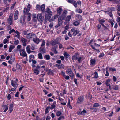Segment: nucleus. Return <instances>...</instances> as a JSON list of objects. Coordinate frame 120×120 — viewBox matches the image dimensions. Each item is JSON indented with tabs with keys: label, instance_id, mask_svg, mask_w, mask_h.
I'll return each mask as SVG.
<instances>
[{
	"label": "nucleus",
	"instance_id": "nucleus-1",
	"mask_svg": "<svg viewBox=\"0 0 120 120\" xmlns=\"http://www.w3.org/2000/svg\"><path fill=\"white\" fill-rule=\"evenodd\" d=\"M52 14V12L51 11L50 9L48 8L46 9L45 17L47 19H50Z\"/></svg>",
	"mask_w": 120,
	"mask_h": 120
},
{
	"label": "nucleus",
	"instance_id": "nucleus-2",
	"mask_svg": "<svg viewBox=\"0 0 120 120\" xmlns=\"http://www.w3.org/2000/svg\"><path fill=\"white\" fill-rule=\"evenodd\" d=\"M33 40L34 42L36 44H38L39 43L41 45H45V40L43 39L39 40L38 38H34Z\"/></svg>",
	"mask_w": 120,
	"mask_h": 120
},
{
	"label": "nucleus",
	"instance_id": "nucleus-3",
	"mask_svg": "<svg viewBox=\"0 0 120 120\" xmlns=\"http://www.w3.org/2000/svg\"><path fill=\"white\" fill-rule=\"evenodd\" d=\"M31 7V5L30 4H28L27 8H24L23 10L24 16L25 17H26L27 14L29 12L30 10Z\"/></svg>",
	"mask_w": 120,
	"mask_h": 120
},
{
	"label": "nucleus",
	"instance_id": "nucleus-4",
	"mask_svg": "<svg viewBox=\"0 0 120 120\" xmlns=\"http://www.w3.org/2000/svg\"><path fill=\"white\" fill-rule=\"evenodd\" d=\"M67 73L69 75L71 79H73L74 76V73L71 68H68L66 71Z\"/></svg>",
	"mask_w": 120,
	"mask_h": 120
},
{
	"label": "nucleus",
	"instance_id": "nucleus-5",
	"mask_svg": "<svg viewBox=\"0 0 120 120\" xmlns=\"http://www.w3.org/2000/svg\"><path fill=\"white\" fill-rule=\"evenodd\" d=\"M71 32H73L72 35L74 36L76 35L79 32V30L76 29L75 28L72 29L71 30Z\"/></svg>",
	"mask_w": 120,
	"mask_h": 120
},
{
	"label": "nucleus",
	"instance_id": "nucleus-6",
	"mask_svg": "<svg viewBox=\"0 0 120 120\" xmlns=\"http://www.w3.org/2000/svg\"><path fill=\"white\" fill-rule=\"evenodd\" d=\"M68 13L67 11L65 10H64L62 15L60 16V20L64 19L66 16V14Z\"/></svg>",
	"mask_w": 120,
	"mask_h": 120
},
{
	"label": "nucleus",
	"instance_id": "nucleus-7",
	"mask_svg": "<svg viewBox=\"0 0 120 120\" xmlns=\"http://www.w3.org/2000/svg\"><path fill=\"white\" fill-rule=\"evenodd\" d=\"M12 14H11L8 19L7 22L9 24L11 25L12 24Z\"/></svg>",
	"mask_w": 120,
	"mask_h": 120
},
{
	"label": "nucleus",
	"instance_id": "nucleus-8",
	"mask_svg": "<svg viewBox=\"0 0 120 120\" xmlns=\"http://www.w3.org/2000/svg\"><path fill=\"white\" fill-rule=\"evenodd\" d=\"M11 83V85L15 89L17 88L18 86V84L15 81L12 80Z\"/></svg>",
	"mask_w": 120,
	"mask_h": 120
},
{
	"label": "nucleus",
	"instance_id": "nucleus-9",
	"mask_svg": "<svg viewBox=\"0 0 120 120\" xmlns=\"http://www.w3.org/2000/svg\"><path fill=\"white\" fill-rule=\"evenodd\" d=\"M44 46V45H41L39 51V52L42 54L45 53H46V50Z\"/></svg>",
	"mask_w": 120,
	"mask_h": 120
},
{
	"label": "nucleus",
	"instance_id": "nucleus-10",
	"mask_svg": "<svg viewBox=\"0 0 120 120\" xmlns=\"http://www.w3.org/2000/svg\"><path fill=\"white\" fill-rule=\"evenodd\" d=\"M83 100L84 98L83 97H79L77 102V103L81 104L82 103Z\"/></svg>",
	"mask_w": 120,
	"mask_h": 120
},
{
	"label": "nucleus",
	"instance_id": "nucleus-11",
	"mask_svg": "<svg viewBox=\"0 0 120 120\" xmlns=\"http://www.w3.org/2000/svg\"><path fill=\"white\" fill-rule=\"evenodd\" d=\"M57 13L58 15H55L54 16V19H55L56 18H58V21L60 22L59 20V18L60 17L59 15H60V7L59 8H58L57 11Z\"/></svg>",
	"mask_w": 120,
	"mask_h": 120
},
{
	"label": "nucleus",
	"instance_id": "nucleus-12",
	"mask_svg": "<svg viewBox=\"0 0 120 120\" xmlns=\"http://www.w3.org/2000/svg\"><path fill=\"white\" fill-rule=\"evenodd\" d=\"M21 40L22 42L23 43V45H26L30 41V40H29L28 41L26 40L23 38H21Z\"/></svg>",
	"mask_w": 120,
	"mask_h": 120
},
{
	"label": "nucleus",
	"instance_id": "nucleus-13",
	"mask_svg": "<svg viewBox=\"0 0 120 120\" xmlns=\"http://www.w3.org/2000/svg\"><path fill=\"white\" fill-rule=\"evenodd\" d=\"M96 60L94 59H91L90 61V64L91 65L93 66L95 65Z\"/></svg>",
	"mask_w": 120,
	"mask_h": 120
},
{
	"label": "nucleus",
	"instance_id": "nucleus-14",
	"mask_svg": "<svg viewBox=\"0 0 120 120\" xmlns=\"http://www.w3.org/2000/svg\"><path fill=\"white\" fill-rule=\"evenodd\" d=\"M37 19L40 22L42 21L43 20L42 14H38V15Z\"/></svg>",
	"mask_w": 120,
	"mask_h": 120
},
{
	"label": "nucleus",
	"instance_id": "nucleus-15",
	"mask_svg": "<svg viewBox=\"0 0 120 120\" xmlns=\"http://www.w3.org/2000/svg\"><path fill=\"white\" fill-rule=\"evenodd\" d=\"M20 55L23 57H26L27 58V55L25 51L23 50L21 51L20 52Z\"/></svg>",
	"mask_w": 120,
	"mask_h": 120
},
{
	"label": "nucleus",
	"instance_id": "nucleus-16",
	"mask_svg": "<svg viewBox=\"0 0 120 120\" xmlns=\"http://www.w3.org/2000/svg\"><path fill=\"white\" fill-rule=\"evenodd\" d=\"M87 113L85 109H83L82 112L81 111H78L77 112V114L78 115H83L85 113Z\"/></svg>",
	"mask_w": 120,
	"mask_h": 120
},
{
	"label": "nucleus",
	"instance_id": "nucleus-17",
	"mask_svg": "<svg viewBox=\"0 0 120 120\" xmlns=\"http://www.w3.org/2000/svg\"><path fill=\"white\" fill-rule=\"evenodd\" d=\"M79 55L75 53V54L73 55L72 57V59L73 60H75L78 59V58L79 57Z\"/></svg>",
	"mask_w": 120,
	"mask_h": 120
},
{
	"label": "nucleus",
	"instance_id": "nucleus-18",
	"mask_svg": "<svg viewBox=\"0 0 120 120\" xmlns=\"http://www.w3.org/2000/svg\"><path fill=\"white\" fill-rule=\"evenodd\" d=\"M18 11L17 10L15 11L14 17V19L15 20H16L18 18Z\"/></svg>",
	"mask_w": 120,
	"mask_h": 120
},
{
	"label": "nucleus",
	"instance_id": "nucleus-19",
	"mask_svg": "<svg viewBox=\"0 0 120 120\" xmlns=\"http://www.w3.org/2000/svg\"><path fill=\"white\" fill-rule=\"evenodd\" d=\"M13 104H11L9 106V111L10 113H11L13 110Z\"/></svg>",
	"mask_w": 120,
	"mask_h": 120
},
{
	"label": "nucleus",
	"instance_id": "nucleus-20",
	"mask_svg": "<svg viewBox=\"0 0 120 120\" xmlns=\"http://www.w3.org/2000/svg\"><path fill=\"white\" fill-rule=\"evenodd\" d=\"M58 41L56 39L54 41H52L51 43L52 45H55L58 44Z\"/></svg>",
	"mask_w": 120,
	"mask_h": 120
},
{
	"label": "nucleus",
	"instance_id": "nucleus-21",
	"mask_svg": "<svg viewBox=\"0 0 120 120\" xmlns=\"http://www.w3.org/2000/svg\"><path fill=\"white\" fill-rule=\"evenodd\" d=\"M112 89L116 90H118L119 88L118 85H112Z\"/></svg>",
	"mask_w": 120,
	"mask_h": 120
},
{
	"label": "nucleus",
	"instance_id": "nucleus-22",
	"mask_svg": "<svg viewBox=\"0 0 120 120\" xmlns=\"http://www.w3.org/2000/svg\"><path fill=\"white\" fill-rule=\"evenodd\" d=\"M27 15L28 20V21H30L31 19V14L30 13L28 12L27 14L26 15Z\"/></svg>",
	"mask_w": 120,
	"mask_h": 120
},
{
	"label": "nucleus",
	"instance_id": "nucleus-23",
	"mask_svg": "<svg viewBox=\"0 0 120 120\" xmlns=\"http://www.w3.org/2000/svg\"><path fill=\"white\" fill-rule=\"evenodd\" d=\"M45 6L44 4H42L41 7V9L40 10L42 11V12H44L45 11Z\"/></svg>",
	"mask_w": 120,
	"mask_h": 120
},
{
	"label": "nucleus",
	"instance_id": "nucleus-24",
	"mask_svg": "<svg viewBox=\"0 0 120 120\" xmlns=\"http://www.w3.org/2000/svg\"><path fill=\"white\" fill-rule=\"evenodd\" d=\"M30 45H28V46L26 48V51L28 53H30L31 52V51L30 50Z\"/></svg>",
	"mask_w": 120,
	"mask_h": 120
},
{
	"label": "nucleus",
	"instance_id": "nucleus-25",
	"mask_svg": "<svg viewBox=\"0 0 120 120\" xmlns=\"http://www.w3.org/2000/svg\"><path fill=\"white\" fill-rule=\"evenodd\" d=\"M16 35L15 34V36L16 37H17L19 39L20 38V33L18 32L17 30L16 31Z\"/></svg>",
	"mask_w": 120,
	"mask_h": 120
},
{
	"label": "nucleus",
	"instance_id": "nucleus-26",
	"mask_svg": "<svg viewBox=\"0 0 120 120\" xmlns=\"http://www.w3.org/2000/svg\"><path fill=\"white\" fill-rule=\"evenodd\" d=\"M75 12L76 13H81L82 12V11L80 8H77L75 10Z\"/></svg>",
	"mask_w": 120,
	"mask_h": 120
},
{
	"label": "nucleus",
	"instance_id": "nucleus-27",
	"mask_svg": "<svg viewBox=\"0 0 120 120\" xmlns=\"http://www.w3.org/2000/svg\"><path fill=\"white\" fill-rule=\"evenodd\" d=\"M33 58L34 59L35 58V57L34 55H30L29 56V61L30 62H31L32 61L31 58Z\"/></svg>",
	"mask_w": 120,
	"mask_h": 120
},
{
	"label": "nucleus",
	"instance_id": "nucleus-28",
	"mask_svg": "<svg viewBox=\"0 0 120 120\" xmlns=\"http://www.w3.org/2000/svg\"><path fill=\"white\" fill-rule=\"evenodd\" d=\"M3 109H5V110H4V112H6L8 109V107L7 105L6 106L5 105H4L3 106Z\"/></svg>",
	"mask_w": 120,
	"mask_h": 120
},
{
	"label": "nucleus",
	"instance_id": "nucleus-29",
	"mask_svg": "<svg viewBox=\"0 0 120 120\" xmlns=\"http://www.w3.org/2000/svg\"><path fill=\"white\" fill-rule=\"evenodd\" d=\"M80 23V22L79 21H76L73 22V24L75 26H77Z\"/></svg>",
	"mask_w": 120,
	"mask_h": 120
},
{
	"label": "nucleus",
	"instance_id": "nucleus-30",
	"mask_svg": "<svg viewBox=\"0 0 120 120\" xmlns=\"http://www.w3.org/2000/svg\"><path fill=\"white\" fill-rule=\"evenodd\" d=\"M15 46L14 45H10L9 50V52H11L12 50L15 48Z\"/></svg>",
	"mask_w": 120,
	"mask_h": 120
},
{
	"label": "nucleus",
	"instance_id": "nucleus-31",
	"mask_svg": "<svg viewBox=\"0 0 120 120\" xmlns=\"http://www.w3.org/2000/svg\"><path fill=\"white\" fill-rule=\"evenodd\" d=\"M16 68L19 71L21 70V68L20 65L18 64H16Z\"/></svg>",
	"mask_w": 120,
	"mask_h": 120
},
{
	"label": "nucleus",
	"instance_id": "nucleus-32",
	"mask_svg": "<svg viewBox=\"0 0 120 120\" xmlns=\"http://www.w3.org/2000/svg\"><path fill=\"white\" fill-rule=\"evenodd\" d=\"M76 17H77L78 19L79 20H81L82 19V17L79 15H78L76 16Z\"/></svg>",
	"mask_w": 120,
	"mask_h": 120
},
{
	"label": "nucleus",
	"instance_id": "nucleus-33",
	"mask_svg": "<svg viewBox=\"0 0 120 120\" xmlns=\"http://www.w3.org/2000/svg\"><path fill=\"white\" fill-rule=\"evenodd\" d=\"M52 51H53L55 53L57 54V52L56 51V47H54L52 48Z\"/></svg>",
	"mask_w": 120,
	"mask_h": 120
},
{
	"label": "nucleus",
	"instance_id": "nucleus-34",
	"mask_svg": "<svg viewBox=\"0 0 120 120\" xmlns=\"http://www.w3.org/2000/svg\"><path fill=\"white\" fill-rule=\"evenodd\" d=\"M38 58L40 59H43V56L41 53L40 52L38 54Z\"/></svg>",
	"mask_w": 120,
	"mask_h": 120
},
{
	"label": "nucleus",
	"instance_id": "nucleus-35",
	"mask_svg": "<svg viewBox=\"0 0 120 120\" xmlns=\"http://www.w3.org/2000/svg\"><path fill=\"white\" fill-rule=\"evenodd\" d=\"M71 18V15L68 16L67 17L66 20L69 22Z\"/></svg>",
	"mask_w": 120,
	"mask_h": 120
},
{
	"label": "nucleus",
	"instance_id": "nucleus-36",
	"mask_svg": "<svg viewBox=\"0 0 120 120\" xmlns=\"http://www.w3.org/2000/svg\"><path fill=\"white\" fill-rule=\"evenodd\" d=\"M15 58V56L14 55H12L10 58V60L13 62Z\"/></svg>",
	"mask_w": 120,
	"mask_h": 120
},
{
	"label": "nucleus",
	"instance_id": "nucleus-37",
	"mask_svg": "<svg viewBox=\"0 0 120 120\" xmlns=\"http://www.w3.org/2000/svg\"><path fill=\"white\" fill-rule=\"evenodd\" d=\"M34 73H35L37 75H38L39 73V71L38 70V69H35L34 71Z\"/></svg>",
	"mask_w": 120,
	"mask_h": 120
},
{
	"label": "nucleus",
	"instance_id": "nucleus-38",
	"mask_svg": "<svg viewBox=\"0 0 120 120\" xmlns=\"http://www.w3.org/2000/svg\"><path fill=\"white\" fill-rule=\"evenodd\" d=\"M25 21V18H20V22L22 23V24L24 23V22Z\"/></svg>",
	"mask_w": 120,
	"mask_h": 120
},
{
	"label": "nucleus",
	"instance_id": "nucleus-39",
	"mask_svg": "<svg viewBox=\"0 0 120 120\" xmlns=\"http://www.w3.org/2000/svg\"><path fill=\"white\" fill-rule=\"evenodd\" d=\"M99 106L100 104L98 103H95L93 105V107H98Z\"/></svg>",
	"mask_w": 120,
	"mask_h": 120
},
{
	"label": "nucleus",
	"instance_id": "nucleus-40",
	"mask_svg": "<svg viewBox=\"0 0 120 120\" xmlns=\"http://www.w3.org/2000/svg\"><path fill=\"white\" fill-rule=\"evenodd\" d=\"M110 80L109 79L107 80L105 82V84L107 86H108L110 84H109L110 82Z\"/></svg>",
	"mask_w": 120,
	"mask_h": 120
},
{
	"label": "nucleus",
	"instance_id": "nucleus-41",
	"mask_svg": "<svg viewBox=\"0 0 120 120\" xmlns=\"http://www.w3.org/2000/svg\"><path fill=\"white\" fill-rule=\"evenodd\" d=\"M32 35L31 34H29L27 35L26 37L27 38H30L32 37Z\"/></svg>",
	"mask_w": 120,
	"mask_h": 120
},
{
	"label": "nucleus",
	"instance_id": "nucleus-42",
	"mask_svg": "<svg viewBox=\"0 0 120 120\" xmlns=\"http://www.w3.org/2000/svg\"><path fill=\"white\" fill-rule=\"evenodd\" d=\"M64 55L65 57L66 58H68L69 56V55L66 52H65L64 53Z\"/></svg>",
	"mask_w": 120,
	"mask_h": 120
},
{
	"label": "nucleus",
	"instance_id": "nucleus-43",
	"mask_svg": "<svg viewBox=\"0 0 120 120\" xmlns=\"http://www.w3.org/2000/svg\"><path fill=\"white\" fill-rule=\"evenodd\" d=\"M44 57L47 60H49L50 59V56L49 55H45Z\"/></svg>",
	"mask_w": 120,
	"mask_h": 120
},
{
	"label": "nucleus",
	"instance_id": "nucleus-44",
	"mask_svg": "<svg viewBox=\"0 0 120 120\" xmlns=\"http://www.w3.org/2000/svg\"><path fill=\"white\" fill-rule=\"evenodd\" d=\"M36 9L38 10H40L41 9V7L40 6L38 5H37L36 6Z\"/></svg>",
	"mask_w": 120,
	"mask_h": 120
},
{
	"label": "nucleus",
	"instance_id": "nucleus-45",
	"mask_svg": "<svg viewBox=\"0 0 120 120\" xmlns=\"http://www.w3.org/2000/svg\"><path fill=\"white\" fill-rule=\"evenodd\" d=\"M72 4L73 5L75 8H76L77 7V3L76 1L74 0Z\"/></svg>",
	"mask_w": 120,
	"mask_h": 120
},
{
	"label": "nucleus",
	"instance_id": "nucleus-46",
	"mask_svg": "<svg viewBox=\"0 0 120 120\" xmlns=\"http://www.w3.org/2000/svg\"><path fill=\"white\" fill-rule=\"evenodd\" d=\"M45 61L44 60H41L39 64L41 65H43L45 64Z\"/></svg>",
	"mask_w": 120,
	"mask_h": 120
},
{
	"label": "nucleus",
	"instance_id": "nucleus-47",
	"mask_svg": "<svg viewBox=\"0 0 120 120\" xmlns=\"http://www.w3.org/2000/svg\"><path fill=\"white\" fill-rule=\"evenodd\" d=\"M116 7L117 8V10L118 11H120V4H118L117 6Z\"/></svg>",
	"mask_w": 120,
	"mask_h": 120
},
{
	"label": "nucleus",
	"instance_id": "nucleus-48",
	"mask_svg": "<svg viewBox=\"0 0 120 120\" xmlns=\"http://www.w3.org/2000/svg\"><path fill=\"white\" fill-rule=\"evenodd\" d=\"M109 70L110 71L112 72H113L116 71V69L114 68H109Z\"/></svg>",
	"mask_w": 120,
	"mask_h": 120
},
{
	"label": "nucleus",
	"instance_id": "nucleus-49",
	"mask_svg": "<svg viewBox=\"0 0 120 120\" xmlns=\"http://www.w3.org/2000/svg\"><path fill=\"white\" fill-rule=\"evenodd\" d=\"M16 31L14 29H12L9 32V34H11L12 33L14 32V33H16Z\"/></svg>",
	"mask_w": 120,
	"mask_h": 120
},
{
	"label": "nucleus",
	"instance_id": "nucleus-50",
	"mask_svg": "<svg viewBox=\"0 0 120 120\" xmlns=\"http://www.w3.org/2000/svg\"><path fill=\"white\" fill-rule=\"evenodd\" d=\"M55 107L56 106L55 105L52 104V105L51 106L50 108L51 110H52L55 108Z\"/></svg>",
	"mask_w": 120,
	"mask_h": 120
},
{
	"label": "nucleus",
	"instance_id": "nucleus-51",
	"mask_svg": "<svg viewBox=\"0 0 120 120\" xmlns=\"http://www.w3.org/2000/svg\"><path fill=\"white\" fill-rule=\"evenodd\" d=\"M69 22L65 20L64 22L65 25H69Z\"/></svg>",
	"mask_w": 120,
	"mask_h": 120
},
{
	"label": "nucleus",
	"instance_id": "nucleus-52",
	"mask_svg": "<svg viewBox=\"0 0 120 120\" xmlns=\"http://www.w3.org/2000/svg\"><path fill=\"white\" fill-rule=\"evenodd\" d=\"M94 74H95V75L94 76V78H97L98 77V74L96 72H95L94 73Z\"/></svg>",
	"mask_w": 120,
	"mask_h": 120
},
{
	"label": "nucleus",
	"instance_id": "nucleus-53",
	"mask_svg": "<svg viewBox=\"0 0 120 120\" xmlns=\"http://www.w3.org/2000/svg\"><path fill=\"white\" fill-rule=\"evenodd\" d=\"M54 67H56L59 69H60V65L58 64H56L54 66Z\"/></svg>",
	"mask_w": 120,
	"mask_h": 120
},
{
	"label": "nucleus",
	"instance_id": "nucleus-54",
	"mask_svg": "<svg viewBox=\"0 0 120 120\" xmlns=\"http://www.w3.org/2000/svg\"><path fill=\"white\" fill-rule=\"evenodd\" d=\"M34 45H30V49L32 50H34L35 49Z\"/></svg>",
	"mask_w": 120,
	"mask_h": 120
},
{
	"label": "nucleus",
	"instance_id": "nucleus-55",
	"mask_svg": "<svg viewBox=\"0 0 120 120\" xmlns=\"http://www.w3.org/2000/svg\"><path fill=\"white\" fill-rule=\"evenodd\" d=\"M56 115L57 116H60V112L59 111H57L56 113Z\"/></svg>",
	"mask_w": 120,
	"mask_h": 120
},
{
	"label": "nucleus",
	"instance_id": "nucleus-56",
	"mask_svg": "<svg viewBox=\"0 0 120 120\" xmlns=\"http://www.w3.org/2000/svg\"><path fill=\"white\" fill-rule=\"evenodd\" d=\"M109 15L111 17H112L113 15L112 13L110 12H108V13Z\"/></svg>",
	"mask_w": 120,
	"mask_h": 120
},
{
	"label": "nucleus",
	"instance_id": "nucleus-57",
	"mask_svg": "<svg viewBox=\"0 0 120 120\" xmlns=\"http://www.w3.org/2000/svg\"><path fill=\"white\" fill-rule=\"evenodd\" d=\"M97 46V45H91L93 49L95 50H96V49H97L96 48Z\"/></svg>",
	"mask_w": 120,
	"mask_h": 120
},
{
	"label": "nucleus",
	"instance_id": "nucleus-58",
	"mask_svg": "<svg viewBox=\"0 0 120 120\" xmlns=\"http://www.w3.org/2000/svg\"><path fill=\"white\" fill-rule=\"evenodd\" d=\"M104 54L103 53H101L99 56V57L101 58L103 57L104 55Z\"/></svg>",
	"mask_w": 120,
	"mask_h": 120
},
{
	"label": "nucleus",
	"instance_id": "nucleus-59",
	"mask_svg": "<svg viewBox=\"0 0 120 120\" xmlns=\"http://www.w3.org/2000/svg\"><path fill=\"white\" fill-rule=\"evenodd\" d=\"M19 42V40H15V41L14 42V44L16 45H18Z\"/></svg>",
	"mask_w": 120,
	"mask_h": 120
},
{
	"label": "nucleus",
	"instance_id": "nucleus-60",
	"mask_svg": "<svg viewBox=\"0 0 120 120\" xmlns=\"http://www.w3.org/2000/svg\"><path fill=\"white\" fill-rule=\"evenodd\" d=\"M82 59V58L81 57H79H79L78 58V60L79 63H80Z\"/></svg>",
	"mask_w": 120,
	"mask_h": 120
},
{
	"label": "nucleus",
	"instance_id": "nucleus-61",
	"mask_svg": "<svg viewBox=\"0 0 120 120\" xmlns=\"http://www.w3.org/2000/svg\"><path fill=\"white\" fill-rule=\"evenodd\" d=\"M64 68V65L62 64H60V69H63Z\"/></svg>",
	"mask_w": 120,
	"mask_h": 120
},
{
	"label": "nucleus",
	"instance_id": "nucleus-62",
	"mask_svg": "<svg viewBox=\"0 0 120 120\" xmlns=\"http://www.w3.org/2000/svg\"><path fill=\"white\" fill-rule=\"evenodd\" d=\"M117 20L119 22V25H120V17H118L117 19Z\"/></svg>",
	"mask_w": 120,
	"mask_h": 120
},
{
	"label": "nucleus",
	"instance_id": "nucleus-63",
	"mask_svg": "<svg viewBox=\"0 0 120 120\" xmlns=\"http://www.w3.org/2000/svg\"><path fill=\"white\" fill-rule=\"evenodd\" d=\"M8 41V40L7 39H5L3 41V43L5 44Z\"/></svg>",
	"mask_w": 120,
	"mask_h": 120
},
{
	"label": "nucleus",
	"instance_id": "nucleus-64",
	"mask_svg": "<svg viewBox=\"0 0 120 120\" xmlns=\"http://www.w3.org/2000/svg\"><path fill=\"white\" fill-rule=\"evenodd\" d=\"M113 79L114 81L116 82L117 80V79L116 77L114 76L113 77Z\"/></svg>",
	"mask_w": 120,
	"mask_h": 120
}]
</instances>
